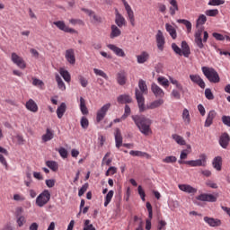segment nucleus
<instances>
[{
  "instance_id": "9",
  "label": "nucleus",
  "mask_w": 230,
  "mask_h": 230,
  "mask_svg": "<svg viewBox=\"0 0 230 230\" xmlns=\"http://www.w3.org/2000/svg\"><path fill=\"white\" fill-rule=\"evenodd\" d=\"M122 3L125 6V10L128 14V19L131 26H136V18H134V11L132 10V7H130V4H128L127 0H122Z\"/></svg>"
},
{
  "instance_id": "16",
  "label": "nucleus",
  "mask_w": 230,
  "mask_h": 230,
  "mask_svg": "<svg viewBox=\"0 0 230 230\" xmlns=\"http://www.w3.org/2000/svg\"><path fill=\"white\" fill-rule=\"evenodd\" d=\"M151 90L156 98H164V91L155 83L151 84Z\"/></svg>"
},
{
  "instance_id": "62",
  "label": "nucleus",
  "mask_w": 230,
  "mask_h": 230,
  "mask_svg": "<svg viewBox=\"0 0 230 230\" xmlns=\"http://www.w3.org/2000/svg\"><path fill=\"white\" fill-rule=\"evenodd\" d=\"M212 35L216 40H226V37L218 32H214Z\"/></svg>"
},
{
  "instance_id": "28",
  "label": "nucleus",
  "mask_w": 230,
  "mask_h": 230,
  "mask_svg": "<svg viewBox=\"0 0 230 230\" xmlns=\"http://www.w3.org/2000/svg\"><path fill=\"white\" fill-rule=\"evenodd\" d=\"M53 137H55L53 131H51L49 128H47L46 134L42 135L41 139L44 143H48V141H51Z\"/></svg>"
},
{
  "instance_id": "23",
  "label": "nucleus",
  "mask_w": 230,
  "mask_h": 230,
  "mask_svg": "<svg viewBox=\"0 0 230 230\" xmlns=\"http://www.w3.org/2000/svg\"><path fill=\"white\" fill-rule=\"evenodd\" d=\"M115 143L117 148H119L121 145H123V137H121V131L119 128L115 129Z\"/></svg>"
},
{
  "instance_id": "29",
  "label": "nucleus",
  "mask_w": 230,
  "mask_h": 230,
  "mask_svg": "<svg viewBox=\"0 0 230 230\" xmlns=\"http://www.w3.org/2000/svg\"><path fill=\"white\" fill-rule=\"evenodd\" d=\"M26 109H28V111H31V112H37V111H39V107L37 106V103H35V101L31 99H30L26 102Z\"/></svg>"
},
{
  "instance_id": "15",
  "label": "nucleus",
  "mask_w": 230,
  "mask_h": 230,
  "mask_svg": "<svg viewBox=\"0 0 230 230\" xmlns=\"http://www.w3.org/2000/svg\"><path fill=\"white\" fill-rule=\"evenodd\" d=\"M197 200H201V202H217V196L213 194H200L197 198Z\"/></svg>"
},
{
  "instance_id": "11",
  "label": "nucleus",
  "mask_w": 230,
  "mask_h": 230,
  "mask_svg": "<svg viewBox=\"0 0 230 230\" xmlns=\"http://www.w3.org/2000/svg\"><path fill=\"white\" fill-rule=\"evenodd\" d=\"M146 208L148 211V218L146 220V230H150L152 229V218L154 217V212L152 209V204H150V202H146Z\"/></svg>"
},
{
  "instance_id": "44",
  "label": "nucleus",
  "mask_w": 230,
  "mask_h": 230,
  "mask_svg": "<svg viewBox=\"0 0 230 230\" xmlns=\"http://www.w3.org/2000/svg\"><path fill=\"white\" fill-rule=\"evenodd\" d=\"M93 73L97 76H102V78H104V80H109V75H107V74L105 72H103V70H100L98 68H94L93 69Z\"/></svg>"
},
{
  "instance_id": "32",
  "label": "nucleus",
  "mask_w": 230,
  "mask_h": 230,
  "mask_svg": "<svg viewBox=\"0 0 230 230\" xmlns=\"http://www.w3.org/2000/svg\"><path fill=\"white\" fill-rule=\"evenodd\" d=\"M59 74L62 76V78H64L65 82H66L67 84H69V82H71V74H69V72L64 68H60L59 69Z\"/></svg>"
},
{
  "instance_id": "25",
  "label": "nucleus",
  "mask_w": 230,
  "mask_h": 230,
  "mask_svg": "<svg viewBox=\"0 0 230 230\" xmlns=\"http://www.w3.org/2000/svg\"><path fill=\"white\" fill-rule=\"evenodd\" d=\"M111 33H110V39H116L121 35V30L118 28L116 25H111Z\"/></svg>"
},
{
  "instance_id": "12",
  "label": "nucleus",
  "mask_w": 230,
  "mask_h": 230,
  "mask_svg": "<svg viewBox=\"0 0 230 230\" xmlns=\"http://www.w3.org/2000/svg\"><path fill=\"white\" fill-rule=\"evenodd\" d=\"M157 48L160 51H164V44H166V41L164 40V35L163 34V31H158L157 34L155 36Z\"/></svg>"
},
{
  "instance_id": "18",
  "label": "nucleus",
  "mask_w": 230,
  "mask_h": 230,
  "mask_svg": "<svg viewBox=\"0 0 230 230\" xmlns=\"http://www.w3.org/2000/svg\"><path fill=\"white\" fill-rule=\"evenodd\" d=\"M107 48L109 49H111V51H113V53H115L117 55V57H121V58L126 57V54H125V51L123 50V49H120L114 44H108Z\"/></svg>"
},
{
  "instance_id": "59",
  "label": "nucleus",
  "mask_w": 230,
  "mask_h": 230,
  "mask_svg": "<svg viewBox=\"0 0 230 230\" xmlns=\"http://www.w3.org/2000/svg\"><path fill=\"white\" fill-rule=\"evenodd\" d=\"M163 163H177V157L175 156H166L164 159H163Z\"/></svg>"
},
{
  "instance_id": "34",
  "label": "nucleus",
  "mask_w": 230,
  "mask_h": 230,
  "mask_svg": "<svg viewBox=\"0 0 230 230\" xmlns=\"http://www.w3.org/2000/svg\"><path fill=\"white\" fill-rule=\"evenodd\" d=\"M170 13L171 15H175V12L179 11V5L177 4V0H170Z\"/></svg>"
},
{
  "instance_id": "19",
  "label": "nucleus",
  "mask_w": 230,
  "mask_h": 230,
  "mask_svg": "<svg viewBox=\"0 0 230 230\" xmlns=\"http://www.w3.org/2000/svg\"><path fill=\"white\" fill-rule=\"evenodd\" d=\"M115 22L119 28H123L127 24V20H125V17L116 10V14H115Z\"/></svg>"
},
{
  "instance_id": "61",
  "label": "nucleus",
  "mask_w": 230,
  "mask_h": 230,
  "mask_svg": "<svg viewBox=\"0 0 230 230\" xmlns=\"http://www.w3.org/2000/svg\"><path fill=\"white\" fill-rule=\"evenodd\" d=\"M17 224L19 227H22L26 224V218L23 216H21L17 218Z\"/></svg>"
},
{
  "instance_id": "20",
  "label": "nucleus",
  "mask_w": 230,
  "mask_h": 230,
  "mask_svg": "<svg viewBox=\"0 0 230 230\" xmlns=\"http://www.w3.org/2000/svg\"><path fill=\"white\" fill-rule=\"evenodd\" d=\"M150 59V54L146 51H142L139 55L137 56V64H145Z\"/></svg>"
},
{
  "instance_id": "31",
  "label": "nucleus",
  "mask_w": 230,
  "mask_h": 230,
  "mask_svg": "<svg viewBox=\"0 0 230 230\" xmlns=\"http://www.w3.org/2000/svg\"><path fill=\"white\" fill-rule=\"evenodd\" d=\"M80 111L84 116H87L89 114V110L87 109V106L85 105V99L84 97H80Z\"/></svg>"
},
{
  "instance_id": "49",
  "label": "nucleus",
  "mask_w": 230,
  "mask_h": 230,
  "mask_svg": "<svg viewBox=\"0 0 230 230\" xmlns=\"http://www.w3.org/2000/svg\"><path fill=\"white\" fill-rule=\"evenodd\" d=\"M80 123H81L82 128H84V129L89 128V119L87 118L82 117Z\"/></svg>"
},
{
  "instance_id": "58",
  "label": "nucleus",
  "mask_w": 230,
  "mask_h": 230,
  "mask_svg": "<svg viewBox=\"0 0 230 230\" xmlns=\"http://www.w3.org/2000/svg\"><path fill=\"white\" fill-rule=\"evenodd\" d=\"M89 188V183H84L79 190L78 195L79 197H82L85 191H87V189Z\"/></svg>"
},
{
  "instance_id": "50",
  "label": "nucleus",
  "mask_w": 230,
  "mask_h": 230,
  "mask_svg": "<svg viewBox=\"0 0 230 230\" xmlns=\"http://www.w3.org/2000/svg\"><path fill=\"white\" fill-rule=\"evenodd\" d=\"M224 3H226V1H224V0H210L208 2V5L209 6H220V4H224Z\"/></svg>"
},
{
  "instance_id": "47",
  "label": "nucleus",
  "mask_w": 230,
  "mask_h": 230,
  "mask_svg": "<svg viewBox=\"0 0 230 230\" xmlns=\"http://www.w3.org/2000/svg\"><path fill=\"white\" fill-rule=\"evenodd\" d=\"M205 13L208 15V17H217L219 12L218 9H208L205 12Z\"/></svg>"
},
{
  "instance_id": "22",
  "label": "nucleus",
  "mask_w": 230,
  "mask_h": 230,
  "mask_svg": "<svg viewBox=\"0 0 230 230\" xmlns=\"http://www.w3.org/2000/svg\"><path fill=\"white\" fill-rule=\"evenodd\" d=\"M229 141H230L229 134L224 133L221 135L219 138V145L220 146H222V148H227L229 145Z\"/></svg>"
},
{
  "instance_id": "53",
  "label": "nucleus",
  "mask_w": 230,
  "mask_h": 230,
  "mask_svg": "<svg viewBox=\"0 0 230 230\" xmlns=\"http://www.w3.org/2000/svg\"><path fill=\"white\" fill-rule=\"evenodd\" d=\"M205 96L207 100H215V95H213V92H211V89L209 88L205 90Z\"/></svg>"
},
{
  "instance_id": "36",
  "label": "nucleus",
  "mask_w": 230,
  "mask_h": 230,
  "mask_svg": "<svg viewBox=\"0 0 230 230\" xmlns=\"http://www.w3.org/2000/svg\"><path fill=\"white\" fill-rule=\"evenodd\" d=\"M111 152H108L104 157L102 158V166H103V164H106V166H111V163H112V158L111 157Z\"/></svg>"
},
{
  "instance_id": "37",
  "label": "nucleus",
  "mask_w": 230,
  "mask_h": 230,
  "mask_svg": "<svg viewBox=\"0 0 230 230\" xmlns=\"http://www.w3.org/2000/svg\"><path fill=\"white\" fill-rule=\"evenodd\" d=\"M114 197V190H110L104 199V207L107 208L109 204H111V201L112 200V198Z\"/></svg>"
},
{
  "instance_id": "46",
  "label": "nucleus",
  "mask_w": 230,
  "mask_h": 230,
  "mask_svg": "<svg viewBox=\"0 0 230 230\" xmlns=\"http://www.w3.org/2000/svg\"><path fill=\"white\" fill-rule=\"evenodd\" d=\"M83 230H96V228L91 224V220L86 219L84 220Z\"/></svg>"
},
{
  "instance_id": "13",
  "label": "nucleus",
  "mask_w": 230,
  "mask_h": 230,
  "mask_svg": "<svg viewBox=\"0 0 230 230\" xmlns=\"http://www.w3.org/2000/svg\"><path fill=\"white\" fill-rule=\"evenodd\" d=\"M204 222L208 224L210 227H220L222 226V220L218 218H214V217H205L203 218Z\"/></svg>"
},
{
  "instance_id": "27",
  "label": "nucleus",
  "mask_w": 230,
  "mask_h": 230,
  "mask_svg": "<svg viewBox=\"0 0 230 230\" xmlns=\"http://www.w3.org/2000/svg\"><path fill=\"white\" fill-rule=\"evenodd\" d=\"M165 30H166L167 32H169L172 39H173V40L177 39V31L175 30V28L172 24L166 23L165 24Z\"/></svg>"
},
{
  "instance_id": "48",
  "label": "nucleus",
  "mask_w": 230,
  "mask_h": 230,
  "mask_svg": "<svg viewBox=\"0 0 230 230\" xmlns=\"http://www.w3.org/2000/svg\"><path fill=\"white\" fill-rule=\"evenodd\" d=\"M129 154L131 155H133V157H145V156L148 155V154H146V153H144L141 151H134V150H131L129 152Z\"/></svg>"
},
{
  "instance_id": "42",
  "label": "nucleus",
  "mask_w": 230,
  "mask_h": 230,
  "mask_svg": "<svg viewBox=\"0 0 230 230\" xmlns=\"http://www.w3.org/2000/svg\"><path fill=\"white\" fill-rule=\"evenodd\" d=\"M111 109V103L104 104L97 112V116H105L107 111Z\"/></svg>"
},
{
  "instance_id": "55",
  "label": "nucleus",
  "mask_w": 230,
  "mask_h": 230,
  "mask_svg": "<svg viewBox=\"0 0 230 230\" xmlns=\"http://www.w3.org/2000/svg\"><path fill=\"white\" fill-rule=\"evenodd\" d=\"M169 80L171 84H172V85H176L179 91H182V84H181L179 81H177L176 79H173L172 77H170Z\"/></svg>"
},
{
  "instance_id": "3",
  "label": "nucleus",
  "mask_w": 230,
  "mask_h": 230,
  "mask_svg": "<svg viewBox=\"0 0 230 230\" xmlns=\"http://www.w3.org/2000/svg\"><path fill=\"white\" fill-rule=\"evenodd\" d=\"M201 71L210 84H218L220 82V75L218 72L213 67L202 66Z\"/></svg>"
},
{
  "instance_id": "51",
  "label": "nucleus",
  "mask_w": 230,
  "mask_h": 230,
  "mask_svg": "<svg viewBox=\"0 0 230 230\" xmlns=\"http://www.w3.org/2000/svg\"><path fill=\"white\" fill-rule=\"evenodd\" d=\"M115 173H118V168L111 166L106 171L105 175L109 177V175H114Z\"/></svg>"
},
{
  "instance_id": "40",
  "label": "nucleus",
  "mask_w": 230,
  "mask_h": 230,
  "mask_svg": "<svg viewBox=\"0 0 230 230\" xmlns=\"http://www.w3.org/2000/svg\"><path fill=\"white\" fill-rule=\"evenodd\" d=\"M177 22H179V24H184L187 28L188 33H191V22L184 19H179L177 20Z\"/></svg>"
},
{
  "instance_id": "7",
  "label": "nucleus",
  "mask_w": 230,
  "mask_h": 230,
  "mask_svg": "<svg viewBox=\"0 0 230 230\" xmlns=\"http://www.w3.org/2000/svg\"><path fill=\"white\" fill-rule=\"evenodd\" d=\"M51 200V192L49 190H44L37 198H36V206L38 208H44L48 202Z\"/></svg>"
},
{
  "instance_id": "45",
  "label": "nucleus",
  "mask_w": 230,
  "mask_h": 230,
  "mask_svg": "<svg viewBox=\"0 0 230 230\" xmlns=\"http://www.w3.org/2000/svg\"><path fill=\"white\" fill-rule=\"evenodd\" d=\"M32 85H35V87H40V89H44V82L35 77L32 78Z\"/></svg>"
},
{
  "instance_id": "10",
  "label": "nucleus",
  "mask_w": 230,
  "mask_h": 230,
  "mask_svg": "<svg viewBox=\"0 0 230 230\" xmlns=\"http://www.w3.org/2000/svg\"><path fill=\"white\" fill-rule=\"evenodd\" d=\"M53 24L57 26L58 30H61V31H65V33H78L76 30L69 28V26L66 25V22H64V21L54 22Z\"/></svg>"
},
{
  "instance_id": "24",
  "label": "nucleus",
  "mask_w": 230,
  "mask_h": 230,
  "mask_svg": "<svg viewBox=\"0 0 230 230\" xmlns=\"http://www.w3.org/2000/svg\"><path fill=\"white\" fill-rule=\"evenodd\" d=\"M212 165L215 170L217 172L222 171V157L221 156H216L212 161Z\"/></svg>"
},
{
  "instance_id": "2",
  "label": "nucleus",
  "mask_w": 230,
  "mask_h": 230,
  "mask_svg": "<svg viewBox=\"0 0 230 230\" xmlns=\"http://www.w3.org/2000/svg\"><path fill=\"white\" fill-rule=\"evenodd\" d=\"M138 87L139 89L136 88L135 91L136 100L138 103L140 111H143L145 109V97L143 94H148V86H146V82L140 79L138 81Z\"/></svg>"
},
{
  "instance_id": "26",
  "label": "nucleus",
  "mask_w": 230,
  "mask_h": 230,
  "mask_svg": "<svg viewBox=\"0 0 230 230\" xmlns=\"http://www.w3.org/2000/svg\"><path fill=\"white\" fill-rule=\"evenodd\" d=\"M117 82L119 85H125V84H127V74L124 71H120L117 74Z\"/></svg>"
},
{
  "instance_id": "43",
  "label": "nucleus",
  "mask_w": 230,
  "mask_h": 230,
  "mask_svg": "<svg viewBox=\"0 0 230 230\" xmlns=\"http://www.w3.org/2000/svg\"><path fill=\"white\" fill-rule=\"evenodd\" d=\"M208 21V18L204 14H200L196 22V26H202L203 24H206V22Z\"/></svg>"
},
{
  "instance_id": "1",
  "label": "nucleus",
  "mask_w": 230,
  "mask_h": 230,
  "mask_svg": "<svg viewBox=\"0 0 230 230\" xmlns=\"http://www.w3.org/2000/svg\"><path fill=\"white\" fill-rule=\"evenodd\" d=\"M133 120L141 134H144V136H150L152 134V129L150 128L152 120L141 116H133Z\"/></svg>"
},
{
  "instance_id": "17",
  "label": "nucleus",
  "mask_w": 230,
  "mask_h": 230,
  "mask_svg": "<svg viewBox=\"0 0 230 230\" xmlns=\"http://www.w3.org/2000/svg\"><path fill=\"white\" fill-rule=\"evenodd\" d=\"M190 78L191 82H193L194 84H197V85H199V87H200L201 89H206V83L204 82L202 77H200V75H190Z\"/></svg>"
},
{
  "instance_id": "6",
  "label": "nucleus",
  "mask_w": 230,
  "mask_h": 230,
  "mask_svg": "<svg viewBox=\"0 0 230 230\" xmlns=\"http://www.w3.org/2000/svg\"><path fill=\"white\" fill-rule=\"evenodd\" d=\"M172 49L176 53V55H180V57H185V58H188L190 55H191V50L190 49V45H188V42L182 41L181 42V49L177 46V44L172 43Z\"/></svg>"
},
{
  "instance_id": "14",
  "label": "nucleus",
  "mask_w": 230,
  "mask_h": 230,
  "mask_svg": "<svg viewBox=\"0 0 230 230\" xmlns=\"http://www.w3.org/2000/svg\"><path fill=\"white\" fill-rule=\"evenodd\" d=\"M65 58L72 66H75V64H76V58L75 56V49H66V52H65Z\"/></svg>"
},
{
  "instance_id": "56",
  "label": "nucleus",
  "mask_w": 230,
  "mask_h": 230,
  "mask_svg": "<svg viewBox=\"0 0 230 230\" xmlns=\"http://www.w3.org/2000/svg\"><path fill=\"white\" fill-rule=\"evenodd\" d=\"M138 195H140V199L145 202L146 197V194L145 193V190H143V187L141 185L138 186L137 188Z\"/></svg>"
},
{
  "instance_id": "38",
  "label": "nucleus",
  "mask_w": 230,
  "mask_h": 230,
  "mask_svg": "<svg viewBox=\"0 0 230 230\" xmlns=\"http://www.w3.org/2000/svg\"><path fill=\"white\" fill-rule=\"evenodd\" d=\"M46 166L52 170V172H58V164L55 161H47Z\"/></svg>"
},
{
  "instance_id": "54",
  "label": "nucleus",
  "mask_w": 230,
  "mask_h": 230,
  "mask_svg": "<svg viewBox=\"0 0 230 230\" xmlns=\"http://www.w3.org/2000/svg\"><path fill=\"white\" fill-rule=\"evenodd\" d=\"M78 80L82 87H87V85L89 84V81H87V79L84 77V75H78Z\"/></svg>"
},
{
  "instance_id": "30",
  "label": "nucleus",
  "mask_w": 230,
  "mask_h": 230,
  "mask_svg": "<svg viewBox=\"0 0 230 230\" xmlns=\"http://www.w3.org/2000/svg\"><path fill=\"white\" fill-rule=\"evenodd\" d=\"M119 103H132V98L129 95L122 94L117 98Z\"/></svg>"
},
{
  "instance_id": "4",
  "label": "nucleus",
  "mask_w": 230,
  "mask_h": 230,
  "mask_svg": "<svg viewBox=\"0 0 230 230\" xmlns=\"http://www.w3.org/2000/svg\"><path fill=\"white\" fill-rule=\"evenodd\" d=\"M194 41L198 48H199V49H202L204 48L203 42H208V39H209V34L208 33V31H204V28L199 27L194 34Z\"/></svg>"
},
{
  "instance_id": "64",
  "label": "nucleus",
  "mask_w": 230,
  "mask_h": 230,
  "mask_svg": "<svg viewBox=\"0 0 230 230\" xmlns=\"http://www.w3.org/2000/svg\"><path fill=\"white\" fill-rule=\"evenodd\" d=\"M222 121L224 125H226V127H230V117L229 116H223Z\"/></svg>"
},
{
  "instance_id": "8",
  "label": "nucleus",
  "mask_w": 230,
  "mask_h": 230,
  "mask_svg": "<svg viewBox=\"0 0 230 230\" xmlns=\"http://www.w3.org/2000/svg\"><path fill=\"white\" fill-rule=\"evenodd\" d=\"M11 60L13 62V64L20 67V69H26V61H24L21 56L17 55V53L13 52L11 54Z\"/></svg>"
},
{
  "instance_id": "21",
  "label": "nucleus",
  "mask_w": 230,
  "mask_h": 230,
  "mask_svg": "<svg viewBox=\"0 0 230 230\" xmlns=\"http://www.w3.org/2000/svg\"><path fill=\"white\" fill-rule=\"evenodd\" d=\"M178 188L181 190V191H184L185 193H192L193 195L197 193V189L189 184H179Z\"/></svg>"
},
{
  "instance_id": "33",
  "label": "nucleus",
  "mask_w": 230,
  "mask_h": 230,
  "mask_svg": "<svg viewBox=\"0 0 230 230\" xmlns=\"http://www.w3.org/2000/svg\"><path fill=\"white\" fill-rule=\"evenodd\" d=\"M56 82L60 91H66V84L64 83V81L62 80V77H60L58 74L56 75Z\"/></svg>"
},
{
  "instance_id": "41",
  "label": "nucleus",
  "mask_w": 230,
  "mask_h": 230,
  "mask_svg": "<svg viewBox=\"0 0 230 230\" xmlns=\"http://www.w3.org/2000/svg\"><path fill=\"white\" fill-rule=\"evenodd\" d=\"M163 103H164V100H163V99L155 100V102H151L148 105V109H157V107H161V105H163Z\"/></svg>"
},
{
  "instance_id": "60",
  "label": "nucleus",
  "mask_w": 230,
  "mask_h": 230,
  "mask_svg": "<svg viewBox=\"0 0 230 230\" xmlns=\"http://www.w3.org/2000/svg\"><path fill=\"white\" fill-rule=\"evenodd\" d=\"M70 24H73V26H76L78 24L79 26H83L84 21L80 19H70L69 20Z\"/></svg>"
},
{
  "instance_id": "57",
  "label": "nucleus",
  "mask_w": 230,
  "mask_h": 230,
  "mask_svg": "<svg viewBox=\"0 0 230 230\" xmlns=\"http://www.w3.org/2000/svg\"><path fill=\"white\" fill-rule=\"evenodd\" d=\"M59 155H61V157L63 159H67V150L64 147H60L58 150Z\"/></svg>"
},
{
  "instance_id": "52",
  "label": "nucleus",
  "mask_w": 230,
  "mask_h": 230,
  "mask_svg": "<svg viewBox=\"0 0 230 230\" xmlns=\"http://www.w3.org/2000/svg\"><path fill=\"white\" fill-rule=\"evenodd\" d=\"M64 112H66V103H61L57 110V114L58 116H64Z\"/></svg>"
},
{
  "instance_id": "35",
  "label": "nucleus",
  "mask_w": 230,
  "mask_h": 230,
  "mask_svg": "<svg viewBox=\"0 0 230 230\" xmlns=\"http://www.w3.org/2000/svg\"><path fill=\"white\" fill-rule=\"evenodd\" d=\"M172 139H174V141L177 143V145H181V146H184V145H186V140H184V137H182L180 135L173 134Z\"/></svg>"
},
{
  "instance_id": "5",
  "label": "nucleus",
  "mask_w": 230,
  "mask_h": 230,
  "mask_svg": "<svg viewBox=\"0 0 230 230\" xmlns=\"http://www.w3.org/2000/svg\"><path fill=\"white\" fill-rule=\"evenodd\" d=\"M179 164H187L188 166H191L192 168H195L197 166H202L205 168V166H208V155L206 154L199 155V159L197 160H189V161H183L180 160L178 161Z\"/></svg>"
},
{
  "instance_id": "39",
  "label": "nucleus",
  "mask_w": 230,
  "mask_h": 230,
  "mask_svg": "<svg viewBox=\"0 0 230 230\" xmlns=\"http://www.w3.org/2000/svg\"><path fill=\"white\" fill-rule=\"evenodd\" d=\"M157 82L160 85H162V87H164L165 89L167 87H170V81H168V79H166L165 77L164 76H159L157 78Z\"/></svg>"
},
{
  "instance_id": "63",
  "label": "nucleus",
  "mask_w": 230,
  "mask_h": 230,
  "mask_svg": "<svg viewBox=\"0 0 230 230\" xmlns=\"http://www.w3.org/2000/svg\"><path fill=\"white\" fill-rule=\"evenodd\" d=\"M55 180L49 179L45 181V184L48 186V188H53L55 186Z\"/></svg>"
}]
</instances>
